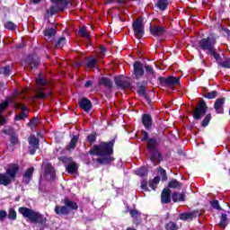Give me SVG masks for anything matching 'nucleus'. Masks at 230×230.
Masks as SVG:
<instances>
[{"label": "nucleus", "mask_w": 230, "mask_h": 230, "mask_svg": "<svg viewBox=\"0 0 230 230\" xmlns=\"http://www.w3.org/2000/svg\"><path fill=\"white\" fill-rule=\"evenodd\" d=\"M18 213H20V215H22L24 218H28L31 224H46V222H48V219L44 217V215L40 214V212L26 207H20L18 208Z\"/></svg>", "instance_id": "3"}, {"label": "nucleus", "mask_w": 230, "mask_h": 230, "mask_svg": "<svg viewBox=\"0 0 230 230\" xmlns=\"http://www.w3.org/2000/svg\"><path fill=\"white\" fill-rule=\"evenodd\" d=\"M11 71L10 65H6L5 66L0 68V73L4 76H10Z\"/></svg>", "instance_id": "44"}, {"label": "nucleus", "mask_w": 230, "mask_h": 230, "mask_svg": "<svg viewBox=\"0 0 230 230\" xmlns=\"http://www.w3.org/2000/svg\"><path fill=\"white\" fill-rule=\"evenodd\" d=\"M79 107L84 111V112H89V111L93 109V102L91 100L84 97L79 101Z\"/></svg>", "instance_id": "18"}, {"label": "nucleus", "mask_w": 230, "mask_h": 230, "mask_svg": "<svg viewBox=\"0 0 230 230\" xmlns=\"http://www.w3.org/2000/svg\"><path fill=\"white\" fill-rule=\"evenodd\" d=\"M37 150H39V146L37 145H31L29 146V153L31 155H33Z\"/></svg>", "instance_id": "55"}, {"label": "nucleus", "mask_w": 230, "mask_h": 230, "mask_svg": "<svg viewBox=\"0 0 230 230\" xmlns=\"http://www.w3.org/2000/svg\"><path fill=\"white\" fill-rule=\"evenodd\" d=\"M66 42H67V40L66 39V37H60L58 39L55 48L57 49H61V48H64V46H66Z\"/></svg>", "instance_id": "34"}, {"label": "nucleus", "mask_w": 230, "mask_h": 230, "mask_svg": "<svg viewBox=\"0 0 230 230\" xmlns=\"http://www.w3.org/2000/svg\"><path fill=\"white\" fill-rule=\"evenodd\" d=\"M7 217L9 220H17V211H15V208H9Z\"/></svg>", "instance_id": "38"}, {"label": "nucleus", "mask_w": 230, "mask_h": 230, "mask_svg": "<svg viewBox=\"0 0 230 230\" xmlns=\"http://www.w3.org/2000/svg\"><path fill=\"white\" fill-rule=\"evenodd\" d=\"M51 2L53 5L50 6L49 10H47L48 15H55L58 12H64L71 4V1L69 0H51Z\"/></svg>", "instance_id": "6"}, {"label": "nucleus", "mask_w": 230, "mask_h": 230, "mask_svg": "<svg viewBox=\"0 0 230 230\" xmlns=\"http://www.w3.org/2000/svg\"><path fill=\"white\" fill-rule=\"evenodd\" d=\"M133 75L135 78L139 79L141 76L145 75V67L143 66V63L141 61H135L133 64Z\"/></svg>", "instance_id": "14"}, {"label": "nucleus", "mask_w": 230, "mask_h": 230, "mask_svg": "<svg viewBox=\"0 0 230 230\" xmlns=\"http://www.w3.org/2000/svg\"><path fill=\"white\" fill-rule=\"evenodd\" d=\"M146 100V102H147L148 105H152V99H150V97H148L147 94L143 96Z\"/></svg>", "instance_id": "62"}, {"label": "nucleus", "mask_w": 230, "mask_h": 230, "mask_svg": "<svg viewBox=\"0 0 230 230\" xmlns=\"http://www.w3.org/2000/svg\"><path fill=\"white\" fill-rule=\"evenodd\" d=\"M129 215L133 218V224H135V226H139L141 224V212L136 209H131L129 210Z\"/></svg>", "instance_id": "21"}, {"label": "nucleus", "mask_w": 230, "mask_h": 230, "mask_svg": "<svg viewBox=\"0 0 230 230\" xmlns=\"http://www.w3.org/2000/svg\"><path fill=\"white\" fill-rule=\"evenodd\" d=\"M118 138L117 136H114L111 138L110 141L108 142H102L101 145H114V143H116V139Z\"/></svg>", "instance_id": "57"}, {"label": "nucleus", "mask_w": 230, "mask_h": 230, "mask_svg": "<svg viewBox=\"0 0 230 230\" xmlns=\"http://www.w3.org/2000/svg\"><path fill=\"white\" fill-rule=\"evenodd\" d=\"M157 172H158L159 175H161L163 181H167L168 176L166 175V171L164 169L160 167L157 169Z\"/></svg>", "instance_id": "50"}, {"label": "nucleus", "mask_w": 230, "mask_h": 230, "mask_svg": "<svg viewBox=\"0 0 230 230\" xmlns=\"http://www.w3.org/2000/svg\"><path fill=\"white\" fill-rule=\"evenodd\" d=\"M40 141H46L41 132H38L37 135H31L28 138L29 145H39Z\"/></svg>", "instance_id": "20"}, {"label": "nucleus", "mask_w": 230, "mask_h": 230, "mask_svg": "<svg viewBox=\"0 0 230 230\" xmlns=\"http://www.w3.org/2000/svg\"><path fill=\"white\" fill-rule=\"evenodd\" d=\"M39 125V118L34 117L27 123V127H37Z\"/></svg>", "instance_id": "52"}, {"label": "nucleus", "mask_w": 230, "mask_h": 230, "mask_svg": "<svg viewBox=\"0 0 230 230\" xmlns=\"http://www.w3.org/2000/svg\"><path fill=\"white\" fill-rule=\"evenodd\" d=\"M212 208H215L216 209H220V205H218V200L211 201Z\"/></svg>", "instance_id": "60"}, {"label": "nucleus", "mask_w": 230, "mask_h": 230, "mask_svg": "<svg viewBox=\"0 0 230 230\" xmlns=\"http://www.w3.org/2000/svg\"><path fill=\"white\" fill-rule=\"evenodd\" d=\"M149 31L153 37H163L166 33V27L153 25L149 27Z\"/></svg>", "instance_id": "15"}, {"label": "nucleus", "mask_w": 230, "mask_h": 230, "mask_svg": "<svg viewBox=\"0 0 230 230\" xmlns=\"http://www.w3.org/2000/svg\"><path fill=\"white\" fill-rule=\"evenodd\" d=\"M206 112H208V104L206 103V101L201 100L192 111V118L197 121H200V119H202V116H206Z\"/></svg>", "instance_id": "8"}, {"label": "nucleus", "mask_w": 230, "mask_h": 230, "mask_svg": "<svg viewBox=\"0 0 230 230\" xmlns=\"http://www.w3.org/2000/svg\"><path fill=\"white\" fill-rule=\"evenodd\" d=\"M132 29L134 35L137 39L141 40L145 36V24H143V19L138 18L132 22Z\"/></svg>", "instance_id": "9"}, {"label": "nucleus", "mask_w": 230, "mask_h": 230, "mask_svg": "<svg viewBox=\"0 0 230 230\" xmlns=\"http://www.w3.org/2000/svg\"><path fill=\"white\" fill-rule=\"evenodd\" d=\"M197 215H199V212L182 213L180 215V220H193Z\"/></svg>", "instance_id": "29"}, {"label": "nucleus", "mask_w": 230, "mask_h": 230, "mask_svg": "<svg viewBox=\"0 0 230 230\" xmlns=\"http://www.w3.org/2000/svg\"><path fill=\"white\" fill-rule=\"evenodd\" d=\"M76 170H78V165L75 162H72L66 166V171L68 172V173H75Z\"/></svg>", "instance_id": "41"}, {"label": "nucleus", "mask_w": 230, "mask_h": 230, "mask_svg": "<svg viewBox=\"0 0 230 230\" xmlns=\"http://www.w3.org/2000/svg\"><path fill=\"white\" fill-rule=\"evenodd\" d=\"M26 118H28V114L23 111L21 114L16 115L14 119L16 121H22V119H26Z\"/></svg>", "instance_id": "53"}, {"label": "nucleus", "mask_w": 230, "mask_h": 230, "mask_svg": "<svg viewBox=\"0 0 230 230\" xmlns=\"http://www.w3.org/2000/svg\"><path fill=\"white\" fill-rule=\"evenodd\" d=\"M71 139L69 145H76L78 143V140L80 139V135H70Z\"/></svg>", "instance_id": "51"}, {"label": "nucleus", "mask_w": 230, "mask_h": 230, "mask_svg": "<svg viewBox=\"0 0 230 230\" xmlns=\"http://www.w3.org/2000/svg\"><path fill=\"white\" fill-rule=\"evenodd\" d=\"M36 85L38 87H44L48 85V81L42 77V75L40 74L39 76L36 78Z\"/></svg>", "instance_id": "33"}, {"label": "nucleus", "mask_w": 230, "mask_h": 230, "mask_svg": "<svg viewBox=\"0 0 230 230\" xmlns=\"http://www.w3.org/2000/svg\"><path fill=\"white\" fill-rule=\"evenodd\" d=\"M98 84L103 85L106 89H112V80L109 77H101Z\"/></svg>", "instance_id": "25"}, {"label": "nucleus", "mask_w": 230, "mask_h": 230, "mask_svg": "<svg viewBox=\"0 0 230 230\" xmlns=\"http://www.w3.org/2000/svg\"><path fill=\"white\" fill-rule=\"evenodd\" d=\"M217 96H218V92L217 91H211V92H208L205 93L203 94V98H206L207 100H215V98H217Z\"/></svg>", "instance_id": "35"}, {"label": "nucleus", "mask_w": 230, "mask_h": 230, "mask_svg": "<svg viewBox=\"0 0 230 230\" xmlns=\"http://www.w3.org/2000/svg\"><path fill=\"white\" fill-rule=\"evenodd\" d=\"M136 175H138V177H145L148 172L146 171V168L141 167L140 169H137L135 171Z\"/></svg>", "instance_id": "47"}, {"label": "nucleus", "mask_w": 230, "mask_h": 230, "mask_svg": "<svg viewBox=\"0 0 230 230\" xmlns=\"http://www.w3.org/2000/svg\"><path fill=\"white\" fill-rule=\"evenodd\" d=\"M80 37H83V39H91V34L87 32L85 30V27H81L78 31Z\"/></svg>", "instance_id": "42"}, {"label": "nucleus", "mask_w": 230, "mask_h": 230, "mask_svg": "<svg viewBox=\"0 0 230 230\" xmlns=\"http://www.w3.org/2000/svg\"><path fill=\"white\" fill-rule=\"evenodd\" d=\"M44 172V177L47 181H53L56 177L55 168L49 162H43L41 166Z\"/></svg>", "instance_id": "12"}, {"label": "nucleus", "mask_w": 230, "mask_h": 230, "mask_svg": "<svg viewBox=\"0 0 230 230\" xmlns=\"http://www.w3.org/2000/svg\"><path fill=\"white\" fill-rule=\"evenodd\" d=\"M63 204L69 208V211L78 209V204L69 199H63Z\"/></svg>", "instance_id": "26"}, {"label": "nucleus", "mask_w": 230, "mask_h": 230, "mask_svg": "<svg viewBox=\"0 0 230 230\" xmlns=\"http://www.w3.org/2000/svg\"><path fill=\"white\" fill-rule=\"evenodd\" d=\"M145 70H146V73H147V75H151L152 76L153 75H155V72L154 71V67H152V66L150 65H146Z\"/></svg>", "instance_id": "54"}, {"label": "nucleus", "mask_w": 230, "mask_h": 230, "mask_svg": "<svg viewBox=\"0 0 230 230\" xmlns=\"http://www.w3.org/2000/svg\"><path fill=\"white\" fill-rule=\"evenodd\" d=\"M56 215H69L70 211L66 205L56 206L54 209Z\"/></svg>", "instance_id": "28"}, {"label": "nucleus", "mask_w": 230, "mask_h": 230, "mask_svg": "<svg viewBox=\"0 0 230 230\" xmlns=\"http://www.w3.org/2000/svg\"><path fill=\"white\" fill-rule=\"evenodd\" d=\"M24 64L29 69H38L40 66V58L37 54H30L24 58Z\"/></svg>", "instance_id": "10"}, {"label": "nucleus", "mask_w": 230, "mask_h": 230, "mask_svg": "<svg viewBox=\"0 0 230 230\" xmlns=\"http://www.w3.org/2000/svg\"><path fill=\"white\" fill-rule=\"evenodd\" d=\"M96 137H98V133H96V131H93L87 136L86 139L88 143H90V145H93V143H96Z\"/></svg>", "instance_id": "39"}, {"label": "nucleus", "mask_w": 230, "mask_h": 230, "mask_svg": "<svg viewBox=\"0 0 230 230\" xmlns=\"http://www.w3.org/2000/svg\"><path fill=\"white\" fill-rule=\"evenodd\" d=\"M17 172H19V165H9L5 173H0V186H10V183L15 181Z\"/></svg>", "instance_id": "4"}, {"label": "nucleus", "mask_w": 230, "mask_h": 230, "mask_svg": "<svg viewBox=\"0 0 230 230\" xmlns=\"http://www.w3.org/2000/svg\"><path fill=\"white\" fill-rule=\"evenodd\" d=\"M43 33L45 37H55V35H57V28L55 27L46 28L43 31Z\"/></svg>", "instance_id": "32"}, {"label": "nucleus", "mask_w": 230, "mask_h": 230, "mask_svg": "<svg viewBox=\"0 0 230 230\" xmlns=\"http://www.w3.org/2000/svg\"><path fill=\"white\" fill-rule=\"evenodd\" d=\"M142 125L145 127L146 130H151L152 125H154V119L150 114H143L141 117Z\"/></svg>", "instance_id": "16"}, {"label": "nucleus", "mask_w": 230, "mask_h": 230, "mask_svg": "<svg viewBox=\"0 0 230 230\" xmlns=\"http://www.w3.org/2000/svg\"><path fill=\"white\" fill-rule=\"evenodd\" d=\"M115 85L119 89H130L132 87V83L130 82V77H125L124 75H118L114 77Z\"/></svg>", "instance_id": "11"}, {"label": "nucleus", "mask_w": 230, "mask_h": 230, "mask_svg": "<svg viewBox=\"0 0 230 230\" xmlns=\"http://www.w3.org/2000/svg\"><path fill=\"white\" fill-rule=\"evenodd\" d=\"M96 64H98V59L95 58H86V67L89 69H94L96 67Z\"/></svg>", "instance_id": "30"}, {"label": "nucleus", "mask_w": 230, "mask_h": 230, "mask_svg": "<svg viewBox=\"0 0 230 230\" xmlns=\"http://www.w3.org/2000/svg\"><path fill=\"white\" fill-rule=\"evenodd\" d=\"M8 107H10V101L5 100V101L2 102L0 103V114L2 112H4V111H6V109H8Z\"/></svg>", "instance_id": "45"}, {"label": "nucleus", "mask_w": 230, "mask_h": 230, "mask_svg": "<svg viewBox=\"0 0 230 230\" xmlns=\"http://www.w3.org/2000/svg\"><path fill=\"white\" fill-rule=\"evenodd\" d=\"M161 178L158 176L155 177L151 181H149V186L152 190H155L157 188V184H159Z\"/></svg>", "instance_id": "43"}, {"label": "nucleus", "mask_w": 230, "mask_h": 230, "mask_svg": "<svg viewBox=\"0 0 230 230\" xmlns=\"http://www.w3.org/2000/svg\"><path fill=\"white\" fill-rule=\"evenodd\" d=\"M147 150H149L151 154V161L155 166L163 161V156H161V153H159L155 145H148Z\"/></svg>", "instance_id": "13"}, {"label": "nucleus", "mask_w": 230, "mask_h": 230, "mask_svg": "<svg viewBox=\"0 0 230 230\" xmlns=\"http://www.w3.org/2000/svg\"><path fill=\"white\" fill-rule=\"evenodd\" d=\"M161 202L162 204H170L172 202V190L164 189L161 193Z\"/></svg>", "instance_id": "19"}, {"label": "nucleus", "mask_w": 230, "mask_h": 230, "mask_svg": "<svg viewBox=\"0 0 230 230\" xmlns=\"http://www.w3.org/2000/svg\"><path fill=\"white\" fill-rule=\"evenodd\" d=\"M147 181L146 180H142L141 181V190L144 191H148V188L146 187Z\"/></svg>", "instance_id": "59"}, {"label": "nucleus", "mask_w": 230, "mask_h": 230, "mask_svg": "<svg viewBox=\"0 0 230 230\" xmlns=\"http://www.w3.org/2000/svg\"><path fill=\"white\" fill-rule=\"evenodd\" d=\"M4 28H6V30H15L16 26L13 22H7L4 23Z\"/></svg>", "instance_id": "56"}, {"label": "nucleus", "mask_w": 230, "mask_h": 230, "mask_svg": "<svg viewBox=\"0 0 230 230\" xmlns=\"http://www.w3.org/2000/svg\"><path fill=\"white\" fill-rule=\"evenodd\" d=\"M171 197L172 202H184L186 199V195L181 192H173Z\"/></svg>", "instance_id": "27"}, {"label": "nucleus", "mask_w": 230, "mask_h": 230, "mask_svg": "<svg viewBox=\"0 0 230 230\" xmlns=\"http://www.w3.org/2000/svg\"><path fill=\"white\" fill-rule=\"evenodd\" d=\"M226 226H227V215L223 214L221 216V219L219 222V227H222V229H224L226 227Z\"/></svg>", "instance_id": "48"}, {"label": "nucleus", "mask_w": 230, "mask_h": 230, "mask_svg": "<svg viewBox=\"0 0 230 230\" xmlns=\"http://www.w3.org/2000/svg\"><path fill=\"white\" fill-rule=\"evenodd\" d=\"M84 87L89 89V87H93V81H86L84 84Z\"/></svg>", "instance_id": "61"}, {"label": "nucleus", "mask_w": 230, "mask_h": 230, "mask_svg": "<svg viewBox=\"0 0 230 230\" xmlns=\"http://www.w3.org/2000/svg\"><path fill=\"white\" fill-rule=\"evenodd\" d=\"M156 6L157 8H159V10H162V12H164V10H166V8H168V0H158V2L156 3Z\"/></svg>", "instance_id": "36"}, {"label": "nucleus", "mask_w": 230, "mask_h": 230, "mask_svg": "<svg viewBox=\"0 0 230 230\" xmlns=\"http://www.w3.org/2000/svg\"><path fill=\"white\" fill-rule=\"evenodd\" d=\"M90 155H97L99 158L95 159L99 164H109L114 161V157L111 156L114 154V149L111 145H98L93 146L90 151Z\"/></svg>", "instance_id": "1"}, {"label": "nucleus", "mask_w": 230, "mask_h": 230, "mask_svg": "<svg viewBox=\"0 0 230 230\" xmlns=\"http://www.w3.org/2000/svg\"><path fill=\"white\" fill-rule=\"evenodd\" d=\"M4 123H6V119L2 118V119H0V125H4Z\"/></svg>", "instance_id": "64"}, {"label": "nucleus", "mask_w": 230, "mask_h": 230, "mask_svg": "<svg viewBox=\"0 0 230 230\" xmlns=\"http://www.w3.org/2000/svg\"><path fill=\"white\" fill-rule=\"evenodd\" d=\"M211 119H213V115H211V113H208L202 119L200 126L203 128H206V127H208V125H209V123L211 122Z\"/></svg>", "instance_id": "31"}, {"label": "nucleus", "mask_w": 230, "mask_h": 230, "mask_svg": "<svg viewBox=\"0 0 230 230\" xmlns=\"http://www.w3.org/2000/svg\"><path fill=\"white\" fill-rule=\"evenodd\" d=\"M137 85L138 87L137 94L140 96H146V85H148V83L146 81H142L137 83Z\"/></svg>", "instance_id": "23"}, {"label": "nucleus", "mask_w": 230, "mask_h": 230, "mask_svg": "<svg viewBox=\"0 0 230 230\" xmlns=\"http://www.w3.org/2000/svg\"><path fill=\"white\" fill-rule=\"evenodd\" d=\"M8 217V212H6L5 210H0V222H3V220H4V218H6Z\"/></svg>", "instance_id": "58"}, {"label": "nucleus", "mask_w": 230, "mask_h": 230, "mask_svg": "<svg viewBox=\"0 0 230 230\" xmlns=\"http://www.w3.org/2000/svg\"><path fill=\"white\" fill-rule=\"evenodd\" d=\"M44 89H46L45 87H38L37 88V93H36V98H38V100H46V98H48V96H51V91H49V93H43L42 91H44Z\"/></svg>", "instance_id": "24"}, {"label": "nucleus", "mask_w": 230, "mask_h": 230, "mask_svg": "<svg viewBox=\"0 0 230 230\" xmlns=\"http://www.w3.org/2000/svg\"><path fill=\"white\" fill-rule=\"evenodd\" d=\"M158 84L161 87L173 89V87L181 84V77H175L173 75H170L168 77L159 76Z\"/></svg>", "instance_id": "7"}, {"label": "nucleus", "mask_w": 230, "mask_h": 230, "mask_svg": "<svg viewBox=\"0 0 230 230\" xmlns=\"http://www.w3.org/2000/svg\"><path fill=\"white\" fill-rule=\"evenodd\" d=\"M224 103H226V97L218 98L214 102V110L217 114H224Z\"/></svg>", "instance_id": "17"}, {"label": "nucleus", "mask_w": 230, "mask_h": 230, "mask_svg": "<svg viewBox=\"0 0 230 230\" xmlns=\"http://www.w3.org/2000/svg\"><path fill=\"white\" fill-rule=\"evenodd\" d=\"M140 132L142 134V137L140 138L142 143H146V145H161V143H163L161 134L148 133L145 129H142Z\"/></svg>", "instance_id": "5"}, {"label": "nucleus", "mask_w": 230, "mask_h": 230, "mask_svg": "<svg viewBox=\"0 0 230 230\" xmlns=\"http://www.w3.org/2000/svg\"><path fill=\"white\" fill-rule=\"evenodd\" d=\"M218 63V66H220V67H224L225 69H230V58H226L224 61L219 60L217 61Z\"/></svg>", "instance_id": "37"}, {"label": "nucleus", "mask_w": 230, "mask_h": 230, "mask_svg": "<svg viewBox=\"0 0 230 230\" xmlns=\"http://www.w3.org/2000/svg\"><path fill=\"white\" fill-rule=\"evenodd\" d=\"M10 141L11 145H19V137L17 136V134H11Z\"/></svg>", "instance_id": "49"}, {"label": "nucleus", "mask_w": 230, "mask_h": 230, "mask_svg": "<svg viewBox=\"0 0 230 230\" xmlns=\"http://www.w3.org/2000/svg\"><path fill=\"white\" fill-rule=\"evenodd\" d=\"M165 229L166 230H177L179 229V226L176 225L175 222L170 221L165 225Z\"/></svg>", "instance_id": "46"}, {"label": "nucleus", "mask_w": 230, "mask_h": 230, "mask_svg": "<svg viewBox=\"0 0 230 230\" xmlns=\"http://www.w3.org/2000/svg\"><path fill=\"white\" fill-rule=\"evenodd\" d=\"M198 46L201 51H207V55L213 57L216 62L222 60V57H220V54H218L217 49H215V46H217V36L210 34L207 38L201 39Z\"/></svg>", "instance_id": "2"}, {"label": "nucleus", "mask_w": 230, "mask_h": 230, "mask_svg": "<svg viewBox=\"0 0 230 230\" xmlns=\"http://www.w3.org/2000/svg\"><path fill=\"white\" fill-rule=\"evenodd\" d=\"M33 172H35V168L30 167L25 171V173L23 174V182L25 184H30V181L33 179Z\"/></svg>", "instance_id": "22"}, {"label": "nucleus", "mask_w": 230, "mask_h": 230, "mask_svg": "<svg viewBox=\"0 0 230 230\" xmlns=\"http://www.w3.org/2000/svg\"><path fill=\"white\" fill-rule=\"evenodd\" d=\"M221 31H225L228 37H230V30L227 28L221 27Z\"/></svg>", "instance_id": "63"}, {"label": "nucleus", "mask_w": 230, "mask_h": 230, "mask_svg": "<svg viewBox=\"0 0 230 230\" xmlns=\"http://www.w3.org/2000/svg\"><path fill=\"white\" fill-rule=\"evenodd\" d=\"M181 186L182 184L179 182L177 180L171 181L168 183V188H172L173 190H179L180 188H181Z\"/></svg>", "instance_id": "40"}]
</instances>
